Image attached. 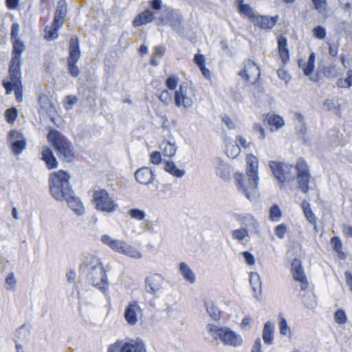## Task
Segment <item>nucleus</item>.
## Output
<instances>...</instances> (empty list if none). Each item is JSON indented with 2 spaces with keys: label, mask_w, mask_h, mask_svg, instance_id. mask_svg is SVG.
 I'll list each match as a JSON object with an SVG mask.
<instances>
[{
  "label": "nucleus",
  "mask_w": 352,
  "mask_h": 352,
  "mask_svg": "<svg viewBox=\"0 0 352 352\" xmlns=\"http://www.w3.org/2000/svg\"><path fill=\"white\" fill-rule=\"evenodd\" d=\"M69 178V175L64 170L52 173L50 176V192L57 201L65 199L68 206L76 214L81 215L85 212V208L80 199L74 195Z\"/></svg>",
  "instance_id": "1"
},
{
  "label": "nucleus",
  "mask_w": 352,
  "mask_h": 352,
  "mask_svg": "<svg viewBox=\"0 0 352 352\" xmlns=\"http://www.w3.org/2000/svg\"><path fill=\"white\" fill-rule=\"evenodd\" d=\"M47 138L56 150L60 159L68 162L74 160V147L60 132L55 129L50 130Z\"/></svg>",
  "instance_id": "2"
},
{
  "label": "nucleus",
  "mask_w": 352,
  "mask_h": 352,
  "mask_svg": "<svg viewBox=\"0 0 352 352\" xmlns=\"http://www.w3.org/2000/svg\"><path fill=\"white\" fill-rule=\"evenodd\" d=\"M208 330L214 339L220 340L225 345L237 347L243 344L242 337L228 327L209 324Z\"/></svg>",
  "instance_id": "3"
},
{
  "label": "nucleus",
  "mask_w": 352,
  "mask_h": 352,
  "mask_svg": "<svg viewBox=\"0 0 352 352\" xmlns=\"http://www.w3.org/2000/svg\"><path fill=\"white\" fill-rule=\"evenodd\" d=\"M101 241L104 245L116 252L135 259H140L142 257V253L136 248L129 245L124 241L114 239L108 234H103L101 236Z\"/></svg>",
  "instance_id": "4"
},
{
  "label": "nucleus",
  "mask_w": 352,
  "mask_h": 352,
  "mask_svg": "<svg viewBox=\"0 0 352 352\" xmlns=\"http://www.w3.org/2000/svg\"><path fill=\"white\" fill-rule=\"evenodd\" d=\"M269 166L280 188H285L287 184L294 180V176L292 173L293 165L282 162L270 161Z\"/></svg>",
  "instance_id": "5"
},
{
  "label": "nucleus",
  "mask_w": 352,
  "mask_h": 352,
  "mask_svg": "<svg viewBox=\"0 0 352 352\" xmlns=\"http://www.w3.org/2000/svg\"><path fill=\"white\" fill-rule=\"evenodd\" d=\"M296 170L297 183L300 191L307 194L309 190V183L311 179L309 166L302 157H299L294 166Z\"/></svg>",
  "instance_id": "6"
},
{
  "label": "nucleus",
  "mask_w": 352,
  "mask_h": 352,
  "mask_svg": "<svg viewBox=\"0 0 352 352\" xmlns=\"http://www.w3.org/2000/svg\"><path fill=\"white\" fill-rule=\"evenodd\" d=\"M93 202L96 208L103 212L112 213L118 208L116 200L104 189H98L94 192Z\"/></svg>",
  "instance_id": "7"
},
{
  "label": "nucleus",
  "mask_w": 352,
  "mask_h": 352,
  "mask_svg": "<svg viewBox=\"0 0 352 352\" xmlns=\"http://www.w3.org/2000/svg\"><path fill=\"white\" fill-rule=\"evenodd\" d=\"M108 352H147L144 342L140 339L117 340L109 346Z\"/></svg>",
  "instance_id": "8"
},
{
  "label": "nucleus",
  "mask_w": 352,
  "mask_h": 352,
  "mask_svg": "<svg viewBox=\"0 0 352 352\" xmlns=\"http://www.w3.org/2000/svg\"><path fill=\"white\" fill-rule=\"evenodd\" d=\"M234 178L238 188L243 192L248 199H251L256 192L258 178L250 176L245 178L243 174L241 173H236Z\"/></svg>",
  "instance_id": "9"
},
{
  "label": "nucleus",
  "mask_w": 352,
  "mask_h": 352,
  "mask_svg": "<svg viewBox=\"0 0 352 352\" xmlns=\"http://www.w3.org/2000/svg\"><path fill=\"white\" fill-rule=\"evenodd\" d=\"M238 75L245 81L255 84L260 78L261 70L254 61L248 59L243 62V67L239 72Z\"/></svg>",
  "instance_id": "10"
},
{
  "label": "nucleus",
  "mask_w": 352,
  "mask_h": 352,
  "mask_svg": "<svg viewBox=\"0 0 352 352\" xmlns=\"http://www.w3.org/2000/svg\"><path fill=\"white\" fill-rule=\"evenodd\" d=\"M195 97V90L191 83L183 82L177 91V107L182 105L189 108L192 105Z\"/></svg>",
  "instance_id": "11"
},
{
  "label": "nucleus",
  "mask_w": 352,
  "mask_h": 352,
  "mask_svg": "<svg viewBox=\"0 0 352 352\" xmlns=\"http://www.w3.org/2000/svg\"><path fill=\"white\" fill-rule=\"evenodd\" d=\"M86 274L89 282L95 287L100 289L103 293L108 289V278L103 266Z\"/></svg>",
  "instance_id": "12"
},
{
  "label": "nucleus",
  "mask_w": 352,
  "mask_h": 352,
  "mask_svg": "<svg viewBox=\"0 0 352 352\" xmlns=\"http://www.w3.org/2000/svg\"><path fill=\"white\" fill-rule=\"evenodd\" d=\"M291 272L294 280L300 283L301 290H306L309 287V282L300 259L295 258L292 260Z\"/></svg>",
  "instance_id": "13"
},
{
  "label": "nucleus",
  "mask_w": 352,
  "mask_h": 352,
  "mask_svg": "<svg viewBox=\"0 0 352 352\" xmlns=\"http://www.w3.org/2000/svg\"><path fill=\"white\" fill-rule=\"evenodd\" d=\"M142 316V311L137 301H132L126 307L124 318L131 326L135 325Z\"/></svg>",
  "instance_id": "14"
},
{
  "label": "nucleus",
  "mask_w": 352,
  "mask_h": 352,
  "mask_svg": "<svg viewBox=\"0 0 352 352\" xmlns=\"http://www.w3.org/2000/svg\"><path fill=\"white\" fill-rule=\"evenodd\" d=\"M101 259L91 254H85L80 265V270L85 273L102 267Z\"/></svg>",
  "instance_id": "15"
},
{
  "label": "nucleus",
  "mask_w": 352,
  "mask_h": 352,
  "mask_svg": "<svg viewBox=\"0 0 352 352\" xmlns=\"http://www.w3.org/2000/svg\"><path fill=\"white\" fill-rule=\"evenodd\" d=\"M263 124L269 127L271 132L276 131L285 125L283 118L276 113H267L263 115Z\"/></svg>",
  "instance_id": "16"
},
{
  "label": "nucleus",
  "mask_w": 352,
  "mask_h": 352,
  "mask_svg": "<svg viewBox=\"0 0 352 352\" xmlns=\"http://www.w3.org/2000/svg\"><path fill=\"white\" fill-rule=\"evenodd\" d=\"M278 20V15L269 16L256 14L252 22L254 23V26L258 27L260 29L267 30L272 29L276 24Z\"/></svg>",
  "instance_id": "17"
},
{
  "label": "nucleus",
  "mask_w": 352,
  "mask_h": 352,
  "mask_svg": "<svg viewBox=\"0 0 352 352\" xmlns=\"http://www.w3.org/2000/svg\"><path fill=\"white\" fill-rule=\"evenodd\" d=\"M10 76L3 80L2 85L6 90V94H10L13 91V89L22 87L21 81V72H9Z\"/></svg>",
  "instance_id": "18"
},
{
  "label": "nucleus",
  "mask_w": 352,
  "mask_h": 352,
  "mask_svg": "<svg viewBox=\"0 0 352 352\" xmlns=\"http://www.w3.org/2000/svg\"><path fill=\"white\" fill-rule=\"evenodd\" d=\"M167 87L169 91H164L160 96V99L165 104H168L174 100L176 102V79L174 77H170L166 80Z\"/></svg>",
  "instance_id": "19"
},
{
  "label": "nucleus",
  "mask_w": 352,
  "mask_h": 352,
  "mask_svg": "<svg viewBox=\"0 0 352 352\" xmlns=\"http://www.w3.org/2000/svg\"><path fill=\"white\" fill-rule=\"evenodd\" d=\"M145 283L147 292L155 293V292L160 291L162 288L164 278L161 275L158 274H154L148 276Z\"/></svg>",
  "instance_id": "20"
},
{
  "label": "nucleus",
  "mask_w": 352,
  "mask_h": 352,
  "mask_svg": "<svg viewBox=\"0 0 352 352\" xmlns=\"http://www.w3.org/2000/svg\"><path fill=\"white\" fill-rule=\"evenodd\" d=\"M246 175L247 176L258 178V159L254 155H247L246 158Z\"/></svg>",
  "instance_id": "21"
},
{
  "label": "nucleus",
  "mask_w": 352,
  "mask_h": 352,
  "mask_svg": "<svg viewBox=\"0 0 352 352\" xmlns=\"http://www.w3.org/2000/svg\"><path fill=\"white\" fill-rule=\"evenodd\" d=\"M278 52L283 64L285 65L289 61V52L287 47V40L285 36L280 35L277 38Z\"/></svg>",
  "instance_id": "22"
},
{
  "label": "nucleus",
  "mask_w": 352,
  "mask_h": 352,
  "mask_svg": "<svg viewBox=\"0 0 352 352\" xmlns=\"http://www.w3.org/2000/svg\"><path fill=\"white\" fill-rule=\"evenodd\" d=\"M67 12V3L65 0H60L58 2L57 8L53 22L57 27H61L65 21Z\"/></svg>",
  "instance_id": "23"
},
{
  "label": "nucleus",
  "mask_w": 352,
  "mask_h": 352,
  "mask_svg": "<svg viewBox=\"0 0 352 352\" xmlns=\"http://www.w3.org/2000/svg\"><path fill=\"white\" fill-rule=\"evenodd\" d=\"M137 181L142 184H148L154 179L153 170L147 167H142L136 170L135 173Z\"/></svg>",
  "instance_id": "24"
},
{
  "label": "nucleus",
  "mask_w": 352,
  "mask_h": 352,
  "mask_svg": "<svg viewBox=\"0 0 352 352\" xmlns=\"http://www.w3.org/2000/svg\"><path fill=\"white\" fill-rule=\"evenodd\" d=\"M80 57V46L78 38L73 37L69 42V55L67 62L77 63Z\"/></svg>",
  "instance_id": "25"
},
{
  "label": "nucleus",
  "mask_w": 352,
  "mask_h": 352,
  "mask_svg": "<svg viewBox=\"0 0 352 352\" xmlns=\"http://www.w3.org/2000/svg\"><path fill=\"white\" fill-rule=\"evenodd\" d=\"M262 338L266 345H271L274 342V325L270 321H267L264 324Z\"/></svg>",
  "instance_id": "26"
},
{
  "label": "nucleus",
  "mask_w": 352,
  "mask_h": 352,
  "mask_svg": "<svg viewBox=\"0 0 352 352\" xmlns=\"http://www.w3.org/2000/svg\"><path fill=\"white\" fill-rule=\"evenodd\" d=\"M42 159L45 161L47 168L52 169L58 166V161L52 149L48 146H43L42 149Z\"/></svg>",
  "instance_id": "27"
},
{
  "label": "nucleus",
  "mask_w": 352,
  "mask_h": 352,
  "mask_svg": "<svg viewBox=\"0 0 352 352\" xmlns=\"http://www.w3.org/2000/svg\"><path fill=\"white\" fill-rule=\"evenodd\" d=\"M154 19L153 13L149 9H147L139 14L135 18L133 23L135 27H138L152 22Z\"/></svg>",
  "instance_id": "28"
},
{
  "label": "nucleus",
  "mask_w": 352,
  "mask_h": 352,
  "mask_svg": "<svg viewBox=\"0 0 352 352\" xmlns=\"http://www.w3.org/2000/svg\"><path fill=\"white\" fill-rule=\"evenodd\" d=\"M179 272L184 280L189 284H193L196 280V276L190 267L185 263L179 264Z\"/></svg>",
  "instance_id": "29"
},
{
  "label": "nucleus",
  "mask_w": 352,
  "mask_h": 352,
  "mask_svg": "<svg viewBox=\"0 0 352 352\" xmlns=\"http://www.w3.org/2000/svg\"><path fill=\"white\" fill-rule=\"evenodd\" d=\"M301 208L303 210V213L307 220L315 228H316L317 217L312 211L310 204L307 201L304 200L301 203Z\"/></svg>",
  "instance_id": "30"
},
{
  "label": "nucleus",
  "mask_w": 352,
  "mask_h": 352,
  "mask_svg": "<svg viewBox=\"0 0 352 352\" xmlns=\"http://www.w3.org/2000/svg\"><path fill=\"white\" fill-rule=\"evenodd\" d=\"M193 60L201 70L203 76L206 78H210V71L206 67V59L204 56L201 54H196L194 56Z\"/></svg>",
  "instance_id": "31"
},
{
  "label": "nucleus",
  "mask_w": 352,
  "mask_h": 352,
  "mask_svg": "<svg viewBox=\"0 0 352 352\" xmlns=\"http://www.w3.org/2000/svg\"><path fill=\"white\" fill-rule=\"evenodd\" d=\"M330 243L333 251L338 254L339 258L345 259L346 254L342 251V243L340 239L337 236H334L331 239Z\"/></svg>",
  "instance_id": "32"
},
{
  "label": "nucleus",
  "mask_w": 352,
  "mask_h": 352,
  "mask_svg": "<svg viewBox=\"0 0 352 352\" xmlns=\"http://www.w3.org/2000/svg\"><path fill=\"white\" fill-rule=\"evenodd\" d=\"M225 152L228 157L234 159L239 155L241 148L237 144L229 142L226 144Z\"/></svg>",
  "instance_id": "33"
},
{
  "label": "nucleus",
  "mask_w": 352,
  "mask_h": 352,
  "mask_svg": "<svg viewBox=\"0 0 352 352\" xmlns=\"http://www.w3.org/2000/svg\"><path fill=\"white\" fill-rule=\"evenodd\" d=\"M336 85L339 88L351 87L352 86V69L347 70L345 78H338Z\"/></svg>",
  "instance_id": "34"
},
{
  "label": "nucleus",
  "mask_w": 352,
  "mask_h": 352,
  "mask_svg": "<svg viewBox=\"0 0 352 352\" xmlns=\"http://www.w3.org/2000/svg\"><path fill=\"white\" fill-rule=\"evenodd\" d=\"M316 55L314 52L309 54L307 63L302 67V70L305 76L311 74L315 69Z\"/></svg>",
  "instance_id": "35"
},
{
  "label": "nucleus",
  "mask_w": 352,
  "mask_h": 352,
  "mask_svg": "<svg viewBox=\"0 0 352 352\" xmlns=\"http://www.w3.org/2000/svg\"><path fill=\"white\" fill-rule=\"evenodd\" d=\"M162 150L164 157H172L176 153V146L175 143L166 142L162 143Z\"/></svg>",
  "instance_id": "36"
},
{
  "label": "nucleus",
  "mask_w": 352,
  "mask_h": 352,
  "mask_svg": "<svg viewBox=\"0 0 352 352\" xmlns=\"http://www.w3.org/2000/svg\"><path fill=\"white\" fill-rule=\"evenodd\" d=\"M237 10L241 15L248 17L251 21H252V20L256 15L254 14L252 8L249 4L247 3L241 5V6L240 8H238Z\"/></svg>",
  "instance_id": "37"
},
{
  "label": "nucleus",
  "mask_w": 352,
  "mask_h": 352,
  "mask_svg": "<svg viewBox=\"0 0 352 352\" xmlns=\"http://www.w3.org/2000/svg\"><path fill=\"white\" fill-rule=\"evenodd\" d=\"M11 144V148L14 154L19 155L26 147V140H15L14 142H10Z\"/></svg>",
  "instance_id": "38"
},
{
  "label": "nucleus",
  "mask_w": 352,
  "mask_h": 352,
  "mask_svg": "<svg viewBox=\"0 0 352 352\" xmlns=\"http://www.w3.org/2000/svg\"><path fill=\"white\" fill-rule=\"evenodd\" d=\"M164 14H166V16H162L161 19L162 23L164 25H168L170 26L173 29L175 28V23L172 19L173 17V10L169 8H166L164 10Z\"/></svg>",
  "instance_id": "39"
},
{
  "label": "nucleus",
  "mask_w": 352,
  "mask_h": 352,
  "mask_svg": "<svg viewBox=\"0 0 352 352\" xmlns=\"http://www.w3.org/2000/svg\"><path fill=\"white\" fill-rule=\"evenodd\" d=\"M60 28V27H57L54 23H52V25L51 27H45V38L47 40H54L58 36V31Z\"/></svg>",
  "instance_id": "40"
},
{
  "label": "nucleus",
  "mask_w": 352,
  "mask_h": 352,
  "mask_svg": "<svg viewBox=\"0 0 352 352\" xmlns=\"http://www.w3.org/2000/svg\"><path fill=\"white\" fill-rule=\"evenodd\" d=\"M21 56L19 54H12L10 61L9 72H20Z\"/></svg>",
  "instance_id": "41"
},
{
  "label": "nucleus",
  "mask_w": 352,
  "mask_h": 352,
  "mask_svg": "<svg viewBox=\"0 0 352 352\" xmlns=\"http://www.w3.org/2000/svg\"><path fill=\"white\" fill-rule=\"evenodd\" d=\"M278 327L280 334L282 336L291 335L290 327L288 326L287 320L281 314L279 315Z\"/></svg>",
  "instance_id": "42"
},
{
  "label": "nucleus",
  "mask_w": 352,
  "mask_h": 352,
  "mask_svg": "<svg viewBox=\"0 0 352 352\" xmlns=\"http://www.w3.org/2000/svg\"><path fill=\"white\" fill-rule=\"evenodd\" d=\"M282 216V212L278 205H273L270 210V219L272 221H278Z\"/></svg>",
  "instance_id": "43"
},
{
  "label": "nucleus",
  "mask_w": 352,
  "mask_h": 352,
  "mask_svg": "<svg viewBox=\"0 0 352 352\" xmlns=\"http://www.w3.org/2000/svg\"><path fill=\"white\" fill-rule=\"evenodd\" d=\"M335 322L338 324H344L347 321V316L345 311L342 309H338L334 313Z\"/></svg>",
  "instance_id": "44"
},
{
  "label": "nucleus",
  "mask_w": 352,
  "mask_h": 352,
  "mask_svg": "<svg viewBox=\"0 0 352 352\" xmlns=\"http://www.w3.org/2000/svg\"><path fill=\"white\" fill-rule=\"evenodd\" d=\"M232 236L234 239L242 241L248 236V231L245 228L234 230L232 232Z\"/></svg>",
  "instance_id": "45"
},
{
  "label": "nucleus",
  "mask_w": 352,
  "mask_h": 352,
  "mask_svg": "<svg viewBox=\"0 0 352 352\" xmlns=\"http://www.w3.org/2000/svg\"><path fill=\"white\" fill-rule=\"evenodd\" d=\"M315 10L322 13L327 10V0H311Z\"/></svg>",
  "instance_id": "46"
},
{
  "label": "nucleus",
  "mask_w": 352,
  "mask_h": 352,
  "mask_svg": "<svg viewBox=\"0 0 352 352\" xmlns=\"http://www.w3.org/2000/svg\"><path fill=\"white\" fill-rule=\"evenodd\" d=\"M163 162L165 171L169 173L173 176H176V166L175 162L170 160H166L165 158L163 160Z\"/></svg>",
  "instance_id": "47"
},
{
  "label": "nucleus",
  "mask_w": 352,
  "mask_h": 352,
  "mask_svg": "<svg viewBox=\"0 0 352 352\" xmlns=\"http://www.w3.org/2000/svg\"><path fill=\"white\" fill-rule=\"evenodd\" d=\"M322 71L323 74L327 78H333L336 77L338 74V72L335 65L324 66L322 68Z\"/></svg>",
  "instance_id": "48"
},
{
  "label": "nucleus",
  "mask_w": 352,
  "mask_h": 352,
  "mask_svg": "<svg viewBox=\"0 0 352 352\" xmlns=\"http://www.w3.org/2000/svg\"><path fill=\"white\" fill-rule=\"evenodd\" d=\"M13 42V51L12 54H19L21 56V53L25 50V47L24 43L20 41V39L12 40Z\"/></svg>",
  "instance_id": "49"
},
{
  "label": "nucleus",
  "mask_w": 352,
  "mask_h": 352,
  "mask_svg": "<svg viewBox=\"0 0 352 352\" xmlns=\"http://www.w3.org/2000/svg\"><path fill=\"white\" fill-rule=\"evenodd\" d=\"M5 115L7 122L12 124L16 120L17 118L18 111L16 108L12 107L7 109L6 111Z\"/></svg>",
  "instance_id": "50"
},
{
  "label": "nucleus",
  "mask_w": 352,
  "mask_h": 352,
  "mask_svg": "<svg viewBox=\"0 0 352 352\" xmlns=\"http://www.w3.org/2000/svg\"><path fill=\"white\" fill-rule=\"evenodd\" d=\"M287 232V228L285 224L280 223L274 228V232L276 236L280 239H283Z\"/></svg>",
  "instance_id": "51"
},
{
  "label": "nucleus",
  "mask_w": 352,
  "mask_h": 352,
  "mask_svg": "<svg viewBox=\"0 0 352 352\" xmlns=\"http://www.w3.org/2000/svg\"><path fill=\"white\" fill-rule=\"evenodd\" d=\"M6 288L8 290H14L16 285V280L13 273H10L6 279Z\"/></svg>",
  "instance_id": "52"
},
{
  "label": "nucleus",
  "mask_w": 352,
  "mask_h": 352,
  "mask_svg": "<svg viewBox=\"0 0 352 352\" xmlns=\"http://www.w3.org/2000/svg\"><path fill=\"white\" fill-rule=\"evenodd\" d=\"M313 34L315 38L322 40L326 36L325 28L322 26L318 25L313 29Z\"/></svg>",
  "instance_id": "53"
},
{
  "label": "nucleus",
  "mask_w": 352,
  "mask_h": 352,
  "mask_svg": "<svg viewBox=\"0 0 352 352\" xmlns=\"http://www.w3.org/2000/svg\"><path fill=\"white\" fill-rule=\"evenodd\" d=\"M129 213L132 218L137 220H143L146 217V214L144 210L137 208L131 209Z\"/></svg>",
  "instance_id": "54"
},
{
  "label": "nucleus",
  "mask_w": 352,
  "mask_h": 352,
  "mask_svg": "<svg viewBox=\"0 0 352 352\" xmlns=\"http://www.w3.org/2000/svg\"><path fill=\"white\" fill-rule=\"evenodd\" d=\"M324 107L327 111H331L334 109L340 110V105L338 102L334 99H327L324 102Z\"/></svg>",
  "instance_id": "55"
},
{
  "label": "nucleus",
  "mask_w": 352,
  "mask_h": 352,
  "mask_svg": "<svg viewBox=\"0 0 352 352\" xmlns=\"http://www.w3.org/2000/svg\"><path fill=\"white\" fill-rule=\"evenodd\" d=\"M77 63L67 62L68 70L70 75L73 77H77L80 74V69L76 65Z\"/></svg>",
  "instance_id": "56"
},
{
  "label": "nucleus",
  "mask_w": 352,
  "mask_h": 352,
  "mask_svg": "<svg viewBox=\"0 0 352 352\" xmlns=\"http://www.w3.org/2000/svg\"><path fill=\"white\" fill-rule=\"evenodd\" d=\"M23 140H26V138L21 132L16 130H11L10 131L9 142Z\"/></svg>",
  "instance_id": "57"
},
{
  "label": "nucleus",
  "mask_w": 352,
  "mask_h": 352,
  "mask_svg": "<svg viewBox=\"0 0 352 352\" xmlns=\"http://www.w3.org/2000/svg\"><path fill=\"white\" fill-rule=\"evenodd\" d=\"M150 158H151L150 159L151 162L153 164H157V165L160 164L163 161V160L162 159L161 153L157 151L153 152L151 154Z\"/></svg>",
  "instance_id": "58"
},
{
  "label": "nucleus",
  "mask_w": 352,
  "mask_h": 352,
  "mask_svg": "<svg viewBox=\"0 0 352 352\" xmlns=\"http://www.w3.org/2000/svg\"><path fill=\"white\" fill-rule=\"evenodd\" d=\"M242 255L243 256L246 263L248 265H253L255 263V258L253 254L248 251H245L242 252Z\"/></svg>",
  "instance_id": "59"
},
{
  "label": "nucleus",
  "mask_w": 352,
  "mask_h": 352,
  "mask_svg": "<svg viewBox=\"0 0 352 352\" xmlns=\"http://www.w3.org/2000/svg\"><path fill=\"white\" fill-rule=\"evenodd\" d=\"M165 52L166 49L164 46L158 45L154 48L153 55L155 56V57L162 58L165 54Z\"/></svg>",
  "instance_id": "60"
},
{
  "label": "nucleus",
  "mask_w": 352,
  "mask_h": 352,
  "mask_svg": "<svg viewBox=\"0 0 352 352\" xmlns=\"http://www.w3.org/2000/svg\"><path fill=\"white\" fill-rule=\"evenodd\" d=\"M207 311L214 320H218L220 318V312L214 307H207Z\"/></svg>",
  "instance_id": "61"
},
{
  "label": "nucleus",
  "mask_w": 352,
  "mask_h": 352,
  "mask_svg": "<svg viewBox=\"0 0 352 352\" xmlns=\"http://www.w3.org/2000/svg\"><path fill=\"white\" fill-rule=\"evenodd\" d=\"M236 140V142L239 143L238 146H239V147L241 146L244 148H249L250 146L251 145V142H248L246 139L241 135L237 136Z\"/></svg>",
  "instance_id": "62"
},
{
  "label": "nucleus",
  "mask_w": 352,
  "mask_h": 352,
  "mask_svg": "<svg viewBox=\"0 0 352 352\" xmlns=\"http://www.w3.org/2000/svg\"><path fill=\"white\" fill-rule=\"evenodd\" d=\"M342 9L345 11H350L352 10V0H338Z\"/></svg>",
  "instance_id": "63"
},
{
  "label": "nucleus",
  "mask_w": 352,
  "mask_h": 352,
  "mask_svg": "<svg viewBox=\"0 0 352 352\" xmlns=\"http://www.w3.org/2000/svg\"><path fill=\"white\" fill-rule=\"evenodd\" d=\"M261 346V340L260 338H257L254 342L251 352H262Z\"/></svg>",
  "instance_id": "64"
}]
</instances>
